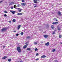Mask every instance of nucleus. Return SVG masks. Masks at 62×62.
Here are the masks:
<instances>
[{
  "instance_id": "nucleus-1",
  "label": "nucleus",
  "mask_w": 62,
  "mask_h": 62,
  "mask_svg": "<svg viewBox=\"0 0 62 62\" xmlns=\"http://www.w3.org/2000/svg\"><path fill=\"white\" fill-rule=\"evenodd\" d=\"M16 49L18 53H21L22 52L21 49V48L20 47L18 46L16 48Z\"/></svg>"
},
{
  "instance_id": "nucleus-2",
  "label": "nucleus",
  "mask_w": 62,
  "mask_h": 62,
  "mask_svg": "<svg viewBox=\"0 0 62 62\" xmlns=\"http://www.w3.org/2000/svg\"><path fill=\"white\" fill-rule=\"evenodd\" d=\"M2 32H4L5 31L7 30V28H3L1 30Z\"/></svg>"
},
{
  "instance_id": "nucleus-3",
  "label": "nucleus",
  "mask_w": 62,
  "mask_h": 62,
  "mask_svg": "<svg viewBox=\"0 0 62 62\" xmlns=\"http://www.w3.org/2000/svg\"><path fill=\"white\" fill-rule=\"evenodd\" d=\"M58 15L59 16H61V13L60 12H58L57 13Z\"/></svg>"
},
{
  "instance_id": "nucleus-4",
  "label": "nucleus",
  "mask_w": 62,
  "mask_h": 62,
  "mask_svg": "<svg viewBox=\"0 0 62 62\" xmlns=\"http://www.w3.org/2000/svg\"><path fill=\"white\" fill-rule=\"evenodd\" d=\"M10 11L11 13H12V14H15V11H13L10 10Z\"/></svg>"
},
{
  "instance_id": "nucleus-5",
  "label": "nucleus",
  "mask_w": 62,
  "mask_h": 62,
  "mask_svg": "<svg viewBox=\"0 0 62 62\" xmlns=\"http://www.w3.org/2000/svg\"><path fill=\"white\" fill-rule=\"evenodd\" d=\"M21 26V25H19L17 27V29H18V30H19V29H20V28Z\"/></svg>"
},
{
  "instance_id": "nucleus-6",
  "label": "nucleus",
  "mask_w": 62,
  "mask_h": 62,
  "mask_svg": "<svg viewBox=\"0 0 62 62\" xmlns=\"http://www.w3.org/2000/svg\"><path fill=\"white\" fill-rule=\"evenodd\" d=\"M41 58H45L46 57V56L44 55H43L41 57Z\"/></svg>"
},
{
  "instance_id": "nucleus-7",
  "label": "nucleus",
  "mask_w": 62,
  "mask_h": 62,
  "mask_svg": "<svg viewBox=\"0 0 62 62\" xmlns=\"http://www.w3.org/2000/svg\"><path fill=\"white\" fill-rule=\"evenodd\" d=\"M23 13H18L17 14L18 15H23Z\"/></svg>"
},
{
  "instance_id": "nucleus-8",
  "label": "nucleus",
  "mask_w": 62,
  "mask_h": 62,
  "mask_svg": "<svg viewBox=\"0 0 62 62\" xmlns=\"http://www.w3.org/2000/svg\"><path fill=\"white\" fill-rule=\"evenodd\" d=\"M7 58V57L6 56H4L2 58V59H5Z\"/></svg>"
},
{
  "instance_id": "nucleus-9",
  "label": "nucleus",
  "mask_w": 62,
  "mask_h": 62,
  "mask_svg": "<svg viewBox=\"0 0 62 62\" xmlns=\"http://www.w3.org/2000/svg\"><path fill=\"white\" fill-rule=\"evenodd\" d=\"M56 23H58L57 22H53L52 23L53 24H56Z\"/></svg>"
},
{
  "instance_id": "nucleus-10",
  "label": "nucleus",
  "mask_w": 62,
  "mask_h": 62,
  "mask_svg": "<svg viewBox=\"0 0 62 62\" xmlns=\"http://www.w3.org/2000/svg\"><path fill=\"white\" fill-rule=\"evenodd\" d=\"M34 3H38L37 1H38V0H34Z\"/></svg>"
},
{
  "instance_id": "nucleus-11",
  "label": "nucleus",
  "mask_w": 62,
  "mask_h": 62,
  "mask_svg": "<svg viewBox=\"0 0 62 62\" xmlns=\"http://www.w3.org/2000/svg\"><path fill=\"white\" fill-rule=\"evenodd\" d=\"M17 9H20L19 10H18L19 12H21V11H22V9H20L19 8H17Z\"/></svg>"
},
{
  "instance_id": "nucleus-12",
  "label": "nucleus",
  "mask_w": 62,
  "mask_h": 62,
  "mask_svg": "<svg viewBox=\"0 0 62 62\" xmlns=\"http://www.w3.org/2000/svg\"><path fill=\"white\" fill-rule=\"evenodd\" d=\"M25 3H21L22 5L23 6H25Z\"/></svg>"
},
{
  "instance_id": "nucleus-13",
  "label": "nucleus",
  "mask_w": 62,
  "mask_h": 62,
  "mask_svg": "<svg viewBox=\"0 0 62 62\" xmlns=\"http://www.w3.org/2000/svg\"><path fill=\"white\" fill-rule=\"evenodd\" d=\"M26 47H27V46L26 45H25L23 46V48L24 49H25Z\"/></svg>"
},
{
  "instance_id": "nucleus-14",
  "label": "nucleus",
  "mask_w": 62,
  "mask_h": 62,
  "mask_svg": "<svg viewBox=\"0 0 62 62\" xmlns=\"http://www.w3.org/2000/svg\"><path fill=\"white\" fill-rule=\"evenodd\" d=\"M57 28L58 30V31H60V30H61V29H60V28H59V27H58Z\"/></svg>"
},
{
  "instance_id": "nucleus-15",
  "label": "nucleus",
  "mask_w": 62,
  "mask_h": 62,
  "mask_svg": "<svg viewBox=\"0 0 62 62\" xmlns=\"http://www.w3.org/2000/svg\"><path fill=\"white\" fill-rule=\"evenodd\" d=\"M54 26L53 25H52V26H51V28H52V29H54V26Z\"/></svg>"
},
{
  "instance_id": "nucleus-16",
  "label": "nucleus",
  "mask_w": 62,
  "mask_h": 62,
  "mask_svg": "<svg viewBox=\"0 0 62 62\" xmlns=\"http://www.w3.org/2000/svg\"><path fill=\"white\" fill-rule=\"evenodd\" d=\"M13 4H14V2H12L10 3L9 4V5H13Z\"/></svg>"
},
{
  "instance_id": "nucleus-17",
  "label": "nucleus",
  "mask_w": 62,
  "mask_h": 62,
  "mask_svg": "<svg viewBox=\"0 0 62 62\" xmlns=\"http://www.w3.org/2000/svg\"><path fill=\"white\" fill-rule=\"evenodd\" d=\"M34 6L36 5V6H35L34 7V8H36V7H37V4H34Z\"/></svg>"
},
{
  "instance_id": "nucleus-18",
  "label": "nucleus",
  "mask_w": 62,
  "mask_h": 62,
  "mask_svg": "<svg viewBox=\"0 0 62 62\" xmlns=\"http://www.w3.org/2000/svg\"><path fill=\"white\" fill-rule=\"evenodd\" d=\"M31 50V48H28L27 49V51H30Z\"/></svg>"
},
{
  "instance_id": "nucleus-19",
  "label": "nucleus",
  "mask_w": 62,
  "mask_h": 62,
  "mask_svg": "<svg viewBox=\"0 0 62 62\" xmlns=\"http://www.w3.org/2000/svg\"><path fill=\"white\" fill-rule=\"evenodd\" d=\"M49 44H50V43H49V42H48L47 43V46H49Z\"/></svg>"
},
{
  "instance_id": "nucleus-20",
  "label": "nucleus",
  "mask_w": 62,
  "mask_h": 62,
  "mask_svg": "<svg viewBox=\"0 0 62 62\" xmlns=\"http://www.w3.org/2000/svg\"><path fill=\"white\" fill-rule=\"evenodd\" d=\"M44 38H47V35H44Z\"/></svg>"
},
{
  "instance_id": "nucleus-21",
  "label": "nucleus",
  "mask_w": 62,
  "mask_h": 62,
  "mask_svg": "<svg viewBox=\"0 0 62 62\" xmlns=\"http://www.w3.org/2000/svg\"><path fill=\"white\" fill-rule=\"evenodd\" d=\"M31 38L30 37L28 36L27 37L26 39H28Z\"/></svg>"
},
{
  "instance_id": "nucleus-22",
  "label": "nucleus",
  "mask_w": 62,
  "mask_h": 62,
  "mask_svg": "<svg viewBox=\"0 0 62 62\" xmlns=\"http://www.w3.org/2000/svg\"><path fill=\"white\" fill-rule=\"evenodd\" d=\"M55 31H53L52 34L53 35H54V34H55Z\"/></svg>"
},
{
  "instance_id": "nucleus-23",
  "label": "nucleus",
  "mask_w": 62,
  "mask_h": 62,
  "mask_svg": "<svg viewBox=\"0 0 62 62\" xmlns=\"http://www.w3.org/2000/svg\"><path fill=\"white\" fill-rule=\"evenodd\" d=\"M55 50H56L55 49H54L52 50V51L53 52H55Z\"/></svg>"
},
{
  "instance_id": "nucleus-24",
  "label": "nucleus",
  "mask_w": 62,
  "mask_h": 62,
  "mask_svg": "<svg viewBox=\"0 0 62 62\" xmlns=\"http://www.w3.org/2000/svg\"><path fill=\"white\" fill-rule=\"evenodd\" d=\"M13 22H15V21H16V20L15 19H13L12 20Z\"/></svg>"
},
{
  "instance_id": "nucleus-25",
  "label": "nucleus",
  "mask_w": 62,
  "mask_h": 62,
  "mask_svg": "<svg viewBox=\"0 0 62 62\" xmlns=\"http://www.w3.org/2000/svg\"><path fill=\"white\" fill-rule=\"evenodd\" d=\"M8 61H9V62H10L11 61V59H8Z\"/></svg>"
},
{
  "instance_id": "nucleus-26",
  "label": "nucleus",
  "mask_w": 62,
  "mask_h": 62,
  "mask_svg": "<svg viewBox=\"0 0 62 62\" xmlns=\"http://www.w3.org/2000/svg\"><path fill=\"white\" fill-rule=\"evenodd\" d=\"M21 35H23V32H22L21 33Z\"/></svg>"
},
{
  "instance_id": "nucleus-27",
  "label": "nucleus",
  "mask_w": 62,
  "mask_h": 62,
  "mask_svg": "<svg viewBox=\"0 0 62 62\" xmlns=\"http://www.w3.org/2000/svg\"><path fill=\"white\" fill-rule=\"evenodd\" d=\"M35 51H38V49H37V48H35Z\"/></svg>"
},
{
  "instance_id": "nucleus-28",
  "label": "nucleus",
  "mask_w": 62,
  "mask_h": 62,
  "mask_svg": "<svg viewBox=\"0 0 62 62\" xmlns=\"http://www.w3.org/2000/svg\"><path fill=\"white\" fill-rule=\"evenodd\" d=\"M4 13H8V12H7V11H4Z\"/></svg>"
},
{
  "instance_id": "nucleus-29",
  "label": "nucleus",
  "mask_w": 62,
  "mask_h": 62,
  "mask_svg": "<svg viewBox=\"0 0 62 62\" xmlns=\"http://www.w3.org/2000/svg\"><path fill=\"white\" fill-rule=\"evenodd\" d=\"M61 37H62L61 35H59V38H61Z\"/></svg>"
},
{
  "instance_id": "nucleus-30",
  "label": "nucleus",
  "mask_w": 62,
  "mask_h": 62,
  "mask_svg": "<svg viewBox=\"0 0 62 62\" xmlns=\"http://www.w3.org/2000/svg\"><path fill=\"white\" fill-rule=\"evenodd\" d=\"M11 9H13V7L12 6L11 7Z\"/></svg>"
},
{
  "instance_id": "nucleus-31",
  "label": "nucleus",
  "mask_w": 62,
  "mask_h": 62,
  "mask_svg": "<svg viewBox=\"0 0 62 62\" xmlns=\"http://www.w3.org/2000/svg\"><path fill=\"white\" fill-rule=\"evenodd\" d=\"M39 54L38 53H37L36 54V55L37 56L38 55H39Z\"/></svg>"
},
{
  "instance_id": "nucleus-32",
  "label": "nucleus",
  "mask_w": 62,
  "mask_h": 62,
  "mask_svg": "<svg viewBox=\"0 0 62 62\" xmlns=\"http://www.w3.org/2000/svg\"><path fill=\"white\" fill-rule=\"evenodd\" d=\"M22 2H24V0H22Z\"/></svg>"
},
{
  "instance_id": "nucleus-33",
  "label": "nucleus",
  "mask_w": 62,
  "mask_h": 62,
  "mask_svg": "<svg viewBox=\"0 0 62 62\" xmlns=\"http://www.w3.org/2000/svg\"><path fill=\"white\" fill-rule=\"evenodd\" d=\"M47 27H49V25H47Z\"/></svg>"
},
{
  "instance_id": "nucleus-34",
  "label": "nucleus",
  "mask_w": 62,
  "mask_h": 62,
  "mask_svg": "<svg viewBox=\"0 0 62 62\" xmlns=\"http://www.w3.org/2000/svg\"><path fill=\"white\" fill-rule=\"evenodd\" d=\"M19 35V34L17 33L16 34V36H18Z\"/></svg>"
},
{
  "instance_id": "nucleus-35",
  "label": "nucleus",
  "mask_w": 62,
  "mask_h": 62,
  "mask_svg": "<svg viewBox=\"0 0 62 62\" xmlns=\"http://www.w3.org/2000/svg\"><path fill=\"white\" fill-rule=\"evenodd\" d=\"M4 16L5 17H7V15H6V14H4Z\"/></svg>"
},
{
  "instance_id": "nucleus-36",
  "label": "nucleus",
  "mask_w": 62,
  "mask_h": 62,
  "mask_svg": "<svg viewBox=\"0 0 62 62\" xmlns=\"http://www.w3.org/2000/svg\"><path fill=\"white\" fill-rule=\"evenodd\" d=\"M39 60V59L38 58L36 59V61H38V60Z\"/></svg>"
},
{
  "instance_id": "nucleus-37",
  "label": "nucleus",
  "mask_w": 62,
  "mask_h": 62,
  "mask_svg": "<svg viewBox=\"0 0 62 62\" xmlns=\"http://www.w3.org/2000/svg\"><path fill=\"white\" fill-rule=\"evenodd\" d=\"M34 44L35 45L36 44H37V42H35L34 43Z\"/></svg>"
},
{
  "instance_id": "nucleus-38",
  "label": "nucleus",
  "mask_w": 62,
  "mask_h": 62,
  "mask_svg": "<svg viewBox=\"0 0 62 62\" xmlns=\"http://www.w3.org/2000/svg\"><path fill=\"white\" fill-rule=\"evenodd\" d=\"M26 44V46H28V44Z\"/></svg>"
},
{
  "instance_id": "nucleus-39",
  "label": "nucleus",
  "mask_w": 62,
  "mask_h": 62,
  "mask_svg": "<svg viewBox=\"0 0 62 62\" xmlns=\"http://www.w3.org/2000/svg\"><path fill=\"white\" fill-rule=\"evenodd\" d=\"M28 43V42H26L25 43V44H27V43Z\"/></svg>"
},
{
  "instance_id": "nucleus-40",
  "label": "nucleus",
  "mask_w": 62,
  "mask_h": 62,
  "mask_svg": "<svg viewBox=\"0 0 62 62\" xmlns=\"http://www.w3.org/2000/svg\"><path fill=\"white\" fill-rule=\"evenodd\" d=\"M3 0H2L0 1V3H2V2H3Z\"/></svg>"
},
{
  "instance_id": "nucleus-41",
  "label": "nucleus",
  "mask_w": 62,
  "mask_h": 62,
  "mask_svg": "<svg viewBox=\"0 0 62 62\" xmlns=\"http://www.w3.org/2000/svg\"><path fill=\"white\" fill-rule=\"evenodd\" d=\"M16 32V31H14V33H15V32Z\"/></svg>"
},
{
  "instance_id": "nucleus-42",
  "label": "nucleus",
  "mask_w": 62,
  "mask_h": 62,
  "mask_svg": "<svg viewBox=\"0 0 62 62\" xmlns=\"http://www.w3.org/2000/svg\"><path fill=\"white\" fill-rule=\"evenodd\" d=\"M3 48H5V47H6V46H3Z\"/></svg>"
},
{
  "instance_id": "nucleus-43",
  "label": "nucleus",
  "mask_w": 62,
  "mask_h": 62,
  "mask_svg": "<svg viewBox=\"0 0 62 62\" xmlns=\"http://www.w3.org/2000/svg\"><path fill=\"white\" fill-rule=\"evenodd\" d=\"M14 8H16V5H14Z\"/></svg>"
},
{
  "instance_id": "nucleus-44",
  "label": "nucleus",
  "mask_w": 62,
  "mask_h": 62,
  "mask_svg": "<svg viewBox=\"0 0 62 62\" xmlns=\"http://www.w3.org/2000/svg\"><path fill=\"white\" fill-rule=\"evenodd\" d=\"M23 62V61H20V62Z\"/></svg>"
},
{
  "instance_id": "nucleus-45",
  "label": "nucleus",
  "mask_w": 62,
  "mask_h": 62,
  "mask_svg": "<svg viewBox=\"0 0 62 62\" xmlns=\"http://www.w3.org/2000/svg\"><path fill=\"white\" fill-rule=\"evenodd\" d=\"M55 62H58V61H57V60H56V61H55Z\"/></svg>"
},
{
  "instance_id": "nucleus-46",
  "label": "nucleus",
  "mask_w": 62,
  "mask_h": 62,
  "mask_svg": "<svg viewBox=\"0 0 62 62\" xmlns=\"http://www.w3.org/2000/svg\"><path fill=\"white\" fill-rule=\"evenodd\" d=\"M60 44H62V42H60Z\"/></svg>"
},
{
  "instance_id": "nucleus-47",
  "label": "nucleus",
  "mask_w": 62,
  "mask_h": 62,
  "mask_svg": "<svg viewBox=\"0 0 62 62\" xmlns=\"http://www.w3.org/2000/svg\"><path fill=\"white\" fill-rule=\"evenodd\" d=\"M11 21H9V23H11Z\"/></svg>"
},
{
  "instance_id": "nucleus-48",
  "label": "nucleus",
  "mask_w": 62,
  "mask_h": 62,
  "mask_svg": "<svg viewBox=\"0 0 62 62\" xmlns=\"http://www.w3.org/2000/svg\"><path fill=\"white\" fill-rule=\"evenodd\" d=\"M45 45H47V43H46Z\"/></svg>"
},
{
  "instance_id": "nucleus-49",
  "label": "nucleus",
  "mask_w": 62,
  "mask_h": 62,
  "mask_svg": "<svg viewBox=\"0 0 62 62\" xmlns=\"http://www.w3.org/2000/svg\"><path fill=\"white\" fill-rule=\"evenodd\" d=\"M55 21H57L58 20L57 19H56V20H55Z\"/></svg>"
},
{
  "instance_id": "nucleus-50",
  "label": "nucleus",
  "mask_w": 62,
  "mask_h": 62,
  "mask_svg": "<svg viewBox=\"0 0 62 62\" xmlns=\"http://www.w3.org/2000/svg\"><path fill=\"white\" fill-rule=\"evenodd\" d=\"M47 37H48V35H47Z\"/></svg>"
},
{
  "instance_id": "nucleus-51",
  "label": "nucleus",
  "mask_w": 62,
  "mask_h": 62,
  "mask_svg": "<svg viewBox=\"0 0 62 62\" xmlns=\"http://www.w3.org/2000/svg\"><path fill=\"white\" fill-rule=\"evenodd\" d=\"M31 52H32V51H31Z\"/></svg>"
}]
</instances>
